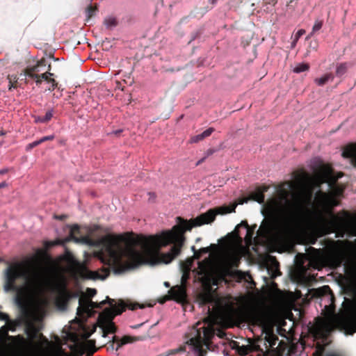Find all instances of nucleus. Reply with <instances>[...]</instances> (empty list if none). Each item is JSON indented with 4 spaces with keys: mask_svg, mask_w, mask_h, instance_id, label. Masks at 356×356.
Segmentation results:
<instances>
[{
    "mask_svg": "<svg viewBox=\"0 0 356 356\" xmlns=\"http://www.w3.org/2000/svg\"><path fill=\"white\" fill-rule=\"evenodd\" d=\"M341 177V173L335 175L330 166L325 165L314 177L304 175L307 186H302L291 195L284 189H280L277 197L267 202L266 210L269 218L263 220L257 232V236H253L254 230L244 221L236 227L235 231L242 227L245 228V240L248 245L257 240V236L274 242L284 241L290 227L302 221L309 214L310 207L313 205V187H320L321 184L327 183L332 192L325 193L318 190L315 194L314 202L318 209L329 215V218H325L321 213H318V225L328 232H343L348 229L352 235L356 236V223H348L344 218L335 216L331 211L338 205L335 196L340 195L343 192V189L336 184Z\"/></svg>",
    "mask_w": 356,
    "mask_h": 356,
    "instance_id": "1",
    "label": "nucleus"
},
{
    "mask_svg": "<svg viewBox=\"0 0 356 356\" xmlns=\"http://www.w3.org/2000/svg\"><path fill=\"white\" fill-rule=\"evenodd\" d=\"M234 209L220 207L209 209L190 220L177 217V225L171 230L150 237L107 236L102 239V248L98 257L102 263L109 268L92 271L81 266L79 275L83 279L104 280L110 274V268L114 274L120 275L143 264L152 266L160 263L169 264L179 254L186 231L209 224L214 221L217 214L231 213Z\"/></svg>",
    "mask_w": 356,
    "mask_h": 356,
    "instance_id": "2",
    "label": "nucleus"
},
{
    "mask_svg": "<svg viewBox=\"0 0 356 356\" xmlns=\"http://www.w3.org/2000/svg\"><path fill=\"white\" fill-rule=\"evenodd\" d=\"M19 277L24 280L25 287L31 292H48L60 298L69 296L65 277L53 267L25 263L10 266L6 270L5 291H17L15 282Z\"/></svg>",
    "mask_w": 356,
    "mask_h": 356,
    "instance_id": "3",
    "label": "nucleus"
},
{
    "mask_svg": "<svg viewBox=\"0 0 356 356\" xmlns=\"http://www.w3.org/2000/svg\"><path fill=\"white\" fill-rule=\"evenodd\" d=\"M343 311L339 314L330 312L325 318L318 317L313 326V334L316 339H321L323 345L328 343L330 334L336 328L343 330L346 334L356 332V298L345 300Z\"/></svg>",
    "mask_w": 356,
    "mask_h": 356,
    "instance_id": "4",
    "label": "nucleus"
},
{
    "mask_svg": "<svg viewBox=\"0 0 356 356\" xmlns=\"http://www.w3.org/2000/svg\"><path fill=\"white\" fill-rule=\"evenodd\" d=\"M114 300L106 297V299L101 302H95L89 299L81 298L79 300V307L77 308V315L82 316L84 314L90 316L92 315L93 309L101 308L102 305L108 303L111 308H106L99 316L98 323L102 332V337H106L108 334H114L116 331V327L113 322V318L118 314H122L125 309V305L121 302L118 305L113 304Z\"/></svg>",
    "mask_w": 356,
    "mask_h": 356,
    "instance_id": "5",
    "label": "nucleus"
},
{
    "mask_svg": "<svg viewBox=\"0 0 356 356\" xmlns=\"http://www.w3.org/2000/svg\"><path fill=\"white\" fill-rule=\"evenodd\" d=\"M243 254V248L242 246L236 244L229 245L221 254L218 261L222 274L225 276L235 277L245 282L252 280L250 273L233 269V268L238 266Z\"/></svg>",
    "mask_w": 356,
    "mask_h": 356,
    "instance_id": "6",
    "label": "nucleus"
},
{
    "mask_svg": "<svg viewBox=\"0 0 356 356\" xmlns=\"http://www.w3.org/2000/svg\"><path fill=\"white\" fill-rule=\"evenodd\" d=\"M214 332L212 325L204 323L202 325V323L198 322L188 334L186 343L195 356H204L207 350L204 348V346L208 348L209 341L214 335Z\"/></svg>",
    "mask_w": 356,
    "mask_h": 356,
    "instance_id": "7",
    "label": "nucleus"
},
{
    "mask_svg": "<svg viewBox=\"0 0 356 356\" xmlns=\"http://www.w3.org/2000/svg\"><path fill=\"white\" fill-rule=\"evenodd\" d=\"M345 252L342 247L334 244L329 247L326 252L322 256V259L325 264L337 267L342 264Z\"/></svg>",
    "mask_w": 356,
    "mask_h": 356,
    "instance_id": "8",
    "label": "nucleus"
},
{
    "mask_svg": "<svg viewBox=\"0 0 356 356\" xmlns=\"http://www.w3.org/2000/svg\"><path fill=\"white\" fill-rule=\"evenodd\" d=\"M47 301L44 298L34 299L26 309V314L35 321H41L46 314Z\"/></svg>",
    "mask_w": 356,
    "mask_h": 356,
    "instance_id": "9",
    "label": "nucleus"
},
{
    "mask_svg": "<svg viewBox=\"0 0 356 356\" xmlns=\"http://www.w3.org/2000/svg\"><path fill=\"white\" fill-rule=\"evenodd\" d=\"M189 277V273L185 270L181 277V285L176 286L169 291L170 297L177 302H182L186 300V293L185 285Z\"/></svg>",
    "mask_w": 356,
    "mask_h": 356,
    "instance_id": "10",
    "label": "nucleus"
},
{
    "mask_svg": "<svg viewBox=\"0 0 356 356\" xmlns=\"http://www.w3.org/2000/svg\"><path fill=\"white\" fill-rule=\"evenodd\" d=\"M49 60L47 58H42L37 62V63L33 66H29L26 68L24 74H21L20 76L29 77V78H37L38 73L44 70L48 66Z\"/></svg>",
    "mask_w": 356,
    "mask_h": 356,
    "instance_id": "11",
    "label": "nucleus"
},
{
    "mask_svg": "<svg viewBox=\"0 0 356 356\" xmlns=\"http://www.w3.org/2000/svg\"><path fill=\"white\" fill-rule=\"evenodd\" d=\"M138 338H134L129 336H124L122 339H118L116 336L112 337L113 344L111 347L113 350H118L122 346L133 343L134 341L138 340Z\"/></svg>",
    "mask_w": 356,
    "mask_h": 356,
    "instance_id": "12",
    "label": "nucleus"
},
{
    "mask_svg": "<svg viewBox=\"0 0 356 356\" xmlns=\"http://www.w3.org/2000/svg\"><path fill=\"white\" fill-rule=\"evenodd\" d=\"M266 187H264L262 189L258 188L257 191L252 193L250 197L243 198V200H241L239 204L247 203L250 200H252L254 201L257 202L259 204H262L264 202L265 200L264 193L266 192Z\"/></svg>",
    "mask_w": 356,
    "mask_h": 356,
    "instance_id": "13",
    "label": "nucleus"
},
{
    "mask_svg": "<svg viewBox=\"0 0 356 356\" xmlns=\"http://www.w3.org/2000/svg\"><path fill=\"white\" fill-rule=\"evenodd\" d=\"M79 229V227L77 225L70 226V236L65 238V242H68L72 240L76 243H88V239L86 237L79 238L74 236V232Z\"/></svg>",
    "mask_w": 356,
    "mask_h": 356,
    "instance_id": "14",
    "label": "nucleus"
},
{
    "mask_svg": "<svg viewBox=\"0 0 356 356\" xmlns=\"http://www.w3.org/2000/svg\"><path fill=\"white\" fill-rule=\"evenodd\" d=\"M51 71V64H48L47 71L41 74H39V76L42 79V81H46L48 83L51 84V87L49 88L50 90H54L57 87V82L54 79H51V76L54 75L53 73L50 72Z\"/></svg>",
    "mask_w": 356,
    "mask_h": 356,
    "instance_id": "15",
    "label": "nucleus"
},
{
    "mask_svg": "<svg viewBox=\"0 0 356 356\" xmlns=\"http://www.w3.org/2000/svg\"><path fill=\"white\" fill-rule=\"evenodd\" d=\"M80 346L81 354L85 353L92 354L97 350L95 346V341L94 340L86 339L83 343H81Z\"/></svg>",
    "mask_w": 356,
    "mask_h": 356,
    "instance_id": "16",
    "label": "nucleus"
},
{
    "mask_svg": "<svg viewBox=\"0 0 356 356\" xmlns=\"http://www.w3.org/2000/svg\"><path fill=\"white\" fill-rule=\"evenodd\" d=\"M199 274L207 277L210 275L211 270V264L209 258H206L202 261L198 262Z\"/></svg>",
    "mask_w": 356,
    "mask_h": 356,
    "instance_id": "17",
    "label": "nucleus"
},
{
    "mask_svg": "<svg viewBox=\"0 0 356 356\" xmlns=\"http://www.w3.org/2000/svg\"><path fill=\"white\" fill-rule=\"evenodd\" d=\"M342 156L350 159L356 165V143L348 145L343 151Z\"/></svg>",
    "mask_w": 356,
    "mask_h": 356,
    "instance_id": "18",
    "label": "nucleus"
},
{
    "mask_svg": "<svg viewBox=\"0 0 356 356\" xmlns=\"http://www.w3.org/2000/svg\"><path fill=\"white\" fill-rule=\"evenodd\" d=\"M213 131H214V129L212 127H210V128L206 129L205 131H204L202 133L191 137L190 142L191 143H197V142L203 140L204 138L209 136Z\"/></svg>",
    "mask_w": 356,
    "mask_h": 356,
    "instance_id": "19",
    "label": "nucleus"
},
{
    "mask_svg": "<svg viewBox=\"0 0 356 356\" xmlns=\"http://www.w3.org/2000/svg\"><path fill=\"white\" fill-rule=\"evenodd\" d=\"M334 76L332 74H326L321 78L315 79L314 82L319 86H322L329 81H332Z\"/></svg>",
    "mask_w": 356,
    "mask_h": 356,
    "instance_id": "20",
    "label": "nucleus"
},
{
    "mask_svg": "<svg viewBox=\"0 0 356 356\" xmlns=\"http://www.w3.org/2000/svg\"><path fill=\"white\" fill-rule=\"evenodd\" d=\"M16 325H4L0 328V340H3L8 336V332L9 330L14 332L15 330Z\"/></svg>",
    "mask_w": 356,
    "mask_h": 356,
    "instance_id": "21",
    "label": "nucleus"
},
{
    "mask_svg": "<svg viewBox=\"0 0 356 356\" xmlns=\"http://www.w3.org/2000/svg\"><path fill=\"white\" fill-rule=\"evenodd\" d=\"M53 116V110L48 111L44 116L35 118V122L37 123H45L49 121Z\"/></svg>",
    "mask_w": 356,
    "mask_h": 356,
    "instance_id": "22",
    "label": "nucleus"
},
{
    "mask_svg": "<svg viewBox=\"0 0 356 356\" xmlns=\"http://www.w3.org/2000/svg\"><path fill=\"white\" fill-rule=\"evenodd\" d=\"M104 24L108 29H113L117 26V20L114 17L108 16L104 19Z\"/></svg>",
    "mask_w": 356,
    "mask_h": 356,
    "instance_id": "23",
    "label": "nucleus"
},
{
    "mask_svg": "<svg viewBox=\"0 0 356 356\" xmlns=\"http://www.w3.org/2000/svg\"><path fill=\"white\" fill-rule=\"evenodd\" d=\"M309 69V65L307 63H300L296 65V66L293 68V72L296 74H299L305 71H307Z\"/></svg>",
    "mask_w": 356,
    "mask_h": 356,
    "instance_id": "24",
    "label": "nucleus"
},
{
    "mask_svg": "<svg viewBox=\"0 0 356 356\" xmlns=\"http://www.w3.org/2000/svg\"><path fill=\"white\" fill-rule=\"evenodd\" d=\"M265 340L268 343V346L270 347H273L275 346L277 341L278 340V338L275 334L266 332L265 336Z\"/></svg>",
    "mask_w": 356,
    "mask_h": 356,
    "instance_id": "25",
    "label": "nucleus"
},
{
    "mask_svg": "<svg viewBox=\"0 0 356 356\" xmlns=\"http://www.w3.org/2000/svg\"><path fill=\"white\" fill-rule=\"evenodd\" d=\"M323 346L318 344V348L314 351V356H322L323 352ZM325 356H341L339 354L335 352H330L325 354Z\"/></svg>",
    "mask_w": 356,
    "mask_h": 356,
    "instance_id": "26",
    "label": "nucleus"
},
{
    "mask_svg": "<svg viewBox=\"0 0 356 356\" xmlns=\"http://www.w3.org/2000/svg\"><path fill=\"white\" fill-rule=\"evenodd\" d=\"M323 21L322 19H317L312 27V32L309 33V37L312 36L317 31H318L323 26Z\"/></svg>",
    "mask_w": 356,
    "mask_h": 356,
    "instance_id": "27",
    "label": "nucleus"
},
{
    "mask_svg": "<svg viewBox=\"0 0 356 356\" xmlns=\"http://www.w3.org/2000/svg\"><path fill=\"white\" fill-rule=\"evenodd\" d=\"M347 64L346 63H341L337 65L336 69V75L337 76H343L347 71Z\"/></svg>",
    "mask_w": 356,
    "mask_h": 356,
    "instance_id": "28",
    "label": "nucleus"
},
{
    "mask_svg": "<svg viewBox=\"0 0 356 356\" xmlns=\"http://www.w3.org/2000/svg\"><path fill=\"white\" fill-rule=\"evenodd\" d=\"M305 31L304 29H300L297 31V33H296L295 36H294V38H293V42H291V49H293L296 44H297V42L298 40H299V38L303 35L305 34Z\"/></svg>",
    "mask_w": 356,
    "mask_h": 356,
    "instance_id": "29",
    "label": "nucleus"
},
{
    "mask_svg": "<svg viewBox=\"0 0 356 356\" xmlns=\"http://www.w3.org/2000/svg\"><path fill=\"white\" fill-rule=\"evenodd\" d=\"M0 319L6 321V325L17 326V325H19V322L14 323L13 321H10L9 318V316L7 314H3V313H0Z\"/></svg>",
    "mask_w": 356,
    "mask_h": 356,
    "instance_id": "30",
    "label": "nucleus"
},
{
    "mask_svg": "<svg viewBox=\"0 0 356 356\" xmlns=\"http://www.w3.org/2000/svg\"><path fill=\"white\" fill-rule=\"evenodd\" d=\"M95 13H96V9L95 8L92 7L91 6H88L86 9V15H87V17L88 19H90V17L94 16L95 15Z\"/></svg>",
    "mask_w": 356,
    "mask_h": 356,
    "instance_id": "31",
    "label": "nucleus"
},
{
    "mask_svg": "<svg viewBox=\"0 0 356 356\" xmlns=\"http://www.w3.org/2000/svg\"><path fill=\"white\" fill-rule=\"evenodd\" d=\"M216 152V150L215 149H207V152H205V154H206L204 158H202L201 160L198 161L196 165H197L200 163H201L207 156H211V154H213Z\"/></svg>",
    "mask_w": 356,
    "mask_h": 356,
    "instance_id": "32",
    "label": "nucleus"
},
{
    "mask_svg": "<svg viewBox=\"0 0 356 356\" xmlns=\"http://www.w3.org/2000/svg\"><path fill=\"white\" fill-rule=\"evenodd\" d=\"M273 275L272 276L273 277H276L280 273H279V264L277 261H273Z\"/></svg>",
    "mask_w": 356,
    "mask_h": 356,
    "instance_id": "33",
    "label": "nucleus"
},
{
    "mask_svg": "<svg viewBox=\"0 0 356 356\" xmlns=\"http://www.w3.org/2000/svg\"><path fill=\"white\" fill-rule=\"evenodd\" d=\"M321 291H323V293L326 296V298L330 299V300H332V297L330 295V289L328 286H324Z\"/></svg>",
    "mask_w": 356,
    "mask_h": 356,
    "instance_id": "34",
    "label": "nucleus"
},
{
    "mask_svg": "<svg viewBox=\"0 0 356 356\" xmlns=\"http://www.w3.org/2000/svg\"><path fill=\"white\" fill-rule=\"evenodd\" d=\"M40 144V143H39V140H35V141H33V143H31L29 144H28L26 147V151H29L31 150V149H33V147L39 145Z\"/></svg>",
    "mask_w": 356,
    "mask_h": 356,
    "instance_id": "35",
    "label": "nucleus"
},
{
    "mask_svg": "<svg viewBox=\"0 0 356 356\" xmlns=\"http://www.w3.org/2000/svg\"><path fill=\"white\" fill-rule=\"evenodd\" d=\"M54 138V135L46 136H44V137L41 138L40 139H39V143H40V144H41L43 142H45L47 140H51Z\"/></svg>",
    "mask_w": 356,
    "mask_h": 356,
    "instance_id": "36",
    "label": "nucleus"
},
{
    "mask_svg": "<svg viewBox=\"0 0 356 356\" xmlns=\"http://www.w3.org/2000/svg\"><path fill=\"white\" fill-rule=\"evenodd\" d=\"M210 252V248L207 247V248H200L199 250H198V252L199 254H200V257H201L202 254H207V253H209Z\"/></svg>",
    "mask_w": 356,
    "mask_h": 356,
    "instance_id": "37",
    "label": "nucleus"
},
{
    "mask_svg": "<svg viewBox=\"0 0 356 356\" xmlns=\"http://www.w3.org/2000/svg\"><path fill=\"white\" fill-rule=\"evenodd\" d=\"M191 249H192L193 252H194V257L197 259H200V254H199V253H197L198 251H197L195 250V248L194 246H192Z\"/></svg>",
    "mask_w": 356,
    "mask_h": 356,
    "instance_id": "38",
    "label": "nucleus"
},
{
    "mask_svg": "<svg viewBox=\"0 0 356 356\" xmlns=\"http://www.w3.org/2000/svg\"><path fill=\"white\" fill-rule=\"evenodd\" d=\"M33 79H35V83L36 85L39 86L42 83V79L38 76H37V78H33Z\"/></svg>",
    "mask_w": 356,
    "mask_h": 356,
    "instance_id": "39",
    "label": "nucleus"
},
{
    "mask_svg": "<svg viewBox=\"0 0 356 356\" xmlns=\"http://www.w3.org/2000/svg\"><path fill=\"white\" fill-rule=\"evenodd\" d=\"M122 131V129H118V130H115V131H113L112 132H111L109 134H115L116 136L119 135L121 132Z\"/></svg>",
    "mask_w": 356,
    "mask_h": 356,
    "instance_id": "40",
    "label": "nucleus"
},
{
    "mask_svg": "<svg viewBox=\"0 0 356 356\" xmlns=\"http://www.w3.org/2000/svg\"><path fill=\"white\" fill-rule=\"evenodd\" d=\"M177 352H178V350L177 349H175V350H171L170 352L166 353L164 356H169L170 355L173 354V353H176Z\"/></svg>",
    "mask_w": 356,
    "mask_h": 356,
    "instance_id": "41",
    "label": "nucleus"
},
{
    "mask_svg": "<svg viewBox=\"0 0 356 356\" xmlns=\"http://www.w3.org/2000/svg\"><path fill=\"white\" fill-rule=\"evenodd\" d=\"M88 291L90 292V294L93 296L96 293L97 291L95 289H89Z\"/></svg>",
    "mask_w": 356,
    "mask_h": 356,
    "instance_id": "42",
    "label": "nucleus"
},
{
    "mask_svg": "<svg viewBox=\"0 0 356 356\" xmlns=\"http://www.w3.org/2000/svg\"><path fill=\"white\" fill-rule=\"evenodd\" d=\"M143 323H140V324H137V325H131V327L133 328V329H137L138 327H140V326L143 325Z\"/></svg>",
    "mask_w": 356,
    "mask_h": 356,
    "instance_id": "43",
    "label": "nucleus"
},
{
    "mask_svg": "<svg viewBox=\"0 0 356 356\" xmlns=\"http://www.w3.org/2000/svg\"><path fill=\"white\" fill-rule=\"evenodd\" d=\"M36 334H37V333H36V332H33V333H31V334H29V337L30 338L33 339V338H35V337Z\"/></svg>",
    "mask_w": 356,
    "mask_h": 356,
    "instance_id": "44",
    "label": "nucleus"
},
{
    "mask_svg": "<svg viewBox=\"0 0 356 356\" xmlns=\"http://www.w3.org/2000/svg\"><path fill=\"white\" fill-rule=\"evenodd\" d=\"M7 172H8V169H6V168L2 169V170H0V175L5 174Z\"/></svg>",
    "mask_w": 356,
    "mask_h": 356,
    "instance_id": "45",
    "label": "nucleus"
},
{
    "mask_svg": "<svg viewBox=\"0 0 356 356\" xmlns=\"http://www.w3.org/2000/svg\"><path fill=\"white\" fill-rule=\"evenodd\" d=\"M6 186H7V184L5 181L0 183V188H3Z\"/></svg>",
    "mask_w": 356,
    "mask_h": 356,
    "instance_id": "46",
    "label": "nucleus"
},
{
    "mask_svg": "<svg viewBox=\"0 0 356 356\" xmlns=\"http://www.w3.org/2000/svg\"><path fill=\"white\" fill-rule=\"evenodd\" d=\"M64 217H65L64 216H55V218L60 219V220L64 218Z\"/></svg>",
    "mask_w": 356,
    "mask_h": 356,
    "instance_id": "47",
    "label": "nucleus"
},
{
    "mask_svg": "<svg viewBox=\"0 0 356 356\" xmlns=\"http://www.w3.org/2000/svg\"><path fill=\"white\" fill-rule=\"evenodd\" d=\"M218 0H209V2L211 4H215Z\"/></svg>",
    "mask_w": 356,
    "mask_h": 356,
    "instance_id": "48",
    "label": "nucleus"
},
{
    "mask_svg": "<svg viewBox=\"0 0 356 356\" xmlns=\"http://www.w3.org/2000/svg\"><path fill=\"white\" fill-rule=\"evenodd\" d=\"M13 88H14L13 84H12L11 83H10L9 86H8V90H10Z\"/></svg>",
    "mask_w": 356,
    "mask_h": 356,
    "instance_id": "49",
    "label": "nucleus"
},
{
    "mask_svg": "<svg viewBox=\"0 0 356 356\" xmlns=\"http://www.w3.org/2000/svg\"><path fill=\"white\" fill-rule=\"evenodd\" d=\"M164 285H165L166 287H169V286H170V284H169V282H164Z\"/></svg>",
    "mask_w": 356,
    "mask_h": 356,
    "instance_id": "50",
    "label": "nucleus"
},
{
    "mask_svg": "<svg viewBox=\"0 0 356 356\" xmlns=\"http://www.w3.org/2000/svg\"><path fill=\"white\" fill-rule=\"evenodd\" d=\"M90 335H91V333L87 334L85 335V337L87 339V338L90 337Z\"/></svg>",
    "mask_w": 356,
    "mask_h": 356,
    "instance_id": "51",
    "label": "nucleus"
},
{
    "mask_svg": "<svg viewBox=\"0 0 356 356\" xmlns=\"http://www.w3.org/2000/svg\"><path fill=\"white\" fill-rule=\"evenodd\" d=\"M149 195L150 196H152H152H154V195L153 193H149Z\"/></svg>",
    "mask_w": 356,
    "mask_h": 356,
    "instance_id": "52",
    "label": "nucleus"
}]
</instances>
